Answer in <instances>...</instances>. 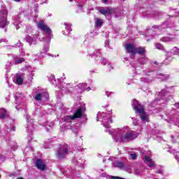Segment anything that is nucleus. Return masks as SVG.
Segmentation results:
<instances>
[{
	"label": "nucleus",
	"mask_w": 179,
	"mask_h": 179,
	"mask_svg": "<svg viewBox=\"0 0 179 179\" xmlns=\"http://www.w3.org/2000/svg\"><path fill=\"white\" fill-rule=\"evenodd\" d=\"M161 41L164 43H170V41H173V39L171 37L165 36L161 38Z\"/></svg>",
	"instance_id": "a878e982"
},
{
	"label": "nucleus",
	"mask_w": 179,
	"mask_h": 179,
	"mask_svg": "<svg viewBox=\"0 0 179 179\" xmlns=\"http://www.w3.org/2000/svg\"><path fill=\"white\" fill-rule=\"evenodd\" d=\"M65 89H62V90L63 92H65L66 94L71 93V89H73V87L71 86V84H66Z\"/></svg>",
	"instance_id": "393cba45"
},
{
	"label": "nucleus",
	"mask_w": 179,
	"mask_h": 179,
	"mask_svg": "<svg viewBox=\"0 0 179 179\" xmlns=\"http://www.w3.org/2000/svg\"><path fill=\"white\" fill-rule=\"evenodd\" d=\"M145 80V78H141V81L143 82Z\"/></svg>",
	"instance_id": "864d4df0"
},
{
	"label": "nucleus",
	"mask_w": 179,
	"mask_h": 179,
	"mask_svg": "<svg viewBox=\"0 0 179 179\" xmlns=\"http://www.w3.org/2000/svg\"><path fill=\"white\" fill-rule=\"evenodd\" d=\"M95 26L96 27L100 29V27L103 26V20H101V18H96L95 22Z\"/></svg>",
	"instance_id": "b1692460"
},
{
	"label": "nucleus",
	"mask_w": 179,
	"mask_h": 179,
	"mask_svg": "<svg viewBox=\"0 0 179 179\" xmlns=\"http://www.w3.org/2000/svg\"><path fill=\"white\" fill-rule=\"evenodd\" d=\"M124 59H126V61H127V58H124Z\"/></svg>",
	"instance_id": "bf43d9fd"
},
{
	"label": "nucleus",
	"mask_w": 179,
	"mask_h": 179,
	"mask_svg": "<svg viewBox=\"0 0 179 179\" xmlns=\"http://www.w3.org/2000/svg\"><path fill=\"white\" fill-rule=\"evenodd\" d=\"M173 51H175V52H172L173 55H175L176 54H178V49H177V48H174Z\"/></svg>",
	"instance_id": "4c0bfd02"
},
{
	"label": "nucleus",
	"mask_w": 179,
	"mask_h": 179,
	"mask_svg": "<svg viewBox=\"0 0 179 179\" xmlns=\"http://www.w3.org/2000/svg\"><path fill=\"white\" fill-rule=\"evenodd\" d=\"M27 43H29V44H34L36 43V41H34V39L30 36H28L27 38Z\"/></svg>",
	"instance_id": "c85d7f7f"
},
{
	"label": "nucleus",
	"mask_w": 179,
	"mask_h": 179,
	"mask_svg": "<svg viewBox=\"0 0 179 179\" xmlns=\"http://www.w3.org/2000/svg\"><path fill=\"white\" fill-rule=\"evenodd\" d=\"M164 92V91L162 90V91L161 92L160 94H163Z\"/></svg>",
	"instance_id": "3c124183"
},
{
	"label": "nucleus",
	"mask_w": 179,
	"mask_h": 179,
	"mask_svg": "<svg viewBox=\"0 0 179 179\" xmlns=\"http://www.w3.org/2000/svg\"><path fill=\"white\" fill-rule=\"evenodd\" d=\"M77 150L78 151V152H82V148H80V147H78L77 148Z\"/></svg>",
	"instance_id": "a18cd8bd"
},
{
	"label": "nucleus",
	"mask_w": 179,
	"mask_h": 179,
	"mask_svg": "<svg viewBox=\"0 0 179 179\" xmlns=\"http://www.w3.org/2000/svg\"><path fill=\"white\" fill-rule=\"evenodd\" d=\"M5 32H6V29H5Z\"/></svg>",
	"instance_id": "680f3d73"
},
{
	"label": "nucleus",
	"mask_w": 179,
	"mask_h": 179,
	"mask_svg": "<svg viewBox=\"0 0 179 179\" xmlns=\"http://www.w3.org/2000/svg\"><path fill=\"white\" fill-rule=\"evenodd\" d=\"M34 61H37V59H41V57L38 55H34L33 56Z\"/></svg>",
	"instance_id": "72a5a7b5"
},
{
	"label": "nucleus",
	"mask_w": 179,
	"mask_h": 179,
	"mask_svg": "<svg viewBox=\"0 0 179 179\" xmlns=\"http://www.w3.org/2000/svg\"><path fill=\"white\" fill-rule=\"evenodd\" d=\"M157 48H158V50H164V47H163V45H162V44L158 43Z\"/></svg>",
	"instance_id": "58836bf2"
},
{
	"label": "nucleus",
	"mask_w": 179,
	"mask_h": 179,
	"mask_svg": "<svg viewBox=\"0 0 179 179\" xmlns=\"http://www.w3.org/2000/svg\"><path fill=\"white\" fill-rule=\"evenodd\" d=\"M100 50H96L93 53L91 54L92 58H94L96 61H99L102 65L107 64V60L100 56Z\"/></svg>",
	"instance_id": "6e6552de"
},
{
	"label": "nucleus",
	"mask_w": 179,
	"mask_h": 179,
	"mask_svg": "<svg viewBox=\"0 0 179 179\" xmlns=\"http://www.w3.org/2000/svg\"><path fill=\"white\" fill-rule=\"evenodd\" d=\"M6 160V157L3 155H0V163H3Z\"/></svg>",
	"instance_id": "f704fd0d"
},
{
	"label": "nucleus",
	"mask_w": 179,
	"mask_h": 179,
	"mask_svg": "<svg viewBox=\"0 0 179 179\" xmlns=\"http://www.w3.org/2000/svg\"><path fill=\"white\" fill-rule=\"evenodd\" d=\"M49 47L48 45H44L43 48V51L41 52V54H45V52H48Z\"/></svg>",
	"instance_id": "2f4dec72"
},
{
	"label": "nucleus",
	"mask_w": 179,
	"mask_h": 179,
	"mask_svg": "<svg viewBox=\"0 0 179 179\" xmlns=\"http://www.w3.org/2000/svg\"><path fill=\"white\" fill-rule=\"evenodd\" d=\"M131 105L136 113L139 114L141 121L149 122V115L145 113V107L141 105L136 99L132 101Z\"/></svg>",
	"instance_id": "f03ea898"
},
{
	"label": "nucleus",
	"mask_w": 179,
	"mask_h": 179,
	"mask_svg": "<svg viewBox=\"0 0 179 179\" xmlns=\"http://www.w3.org/2000/svg\"><path fill=\"white\" fill-rule=\"evenodd\" d=\"M8 112L5 108H0V118L3 120L4 118H8Z\"/></svg>",
	"instance_id": "aec40b11"
},
{
	"label": "nucleus",
	"mask_w": 179,
	"mask_h": 179,
	"mask_svg": "<svg viewBox=\"0 0 179 179\" xmlns=\"http://www.w3.org/2000/svg\"><path fill=\"white\" fill-rule=\"evenodd\" d=\"M15 2H20V0H14Z\"/></svg>",
	"instance_id": "603ef678"
},
{
	"label": "nucleus",
	"mask_w": 179,
	"mask_h": 179,
	"mask_svg": "<svg viewBox=\"0 0 179 179\" xmlns=\"http://www.w3.org/2000/svg\"><path fill=\"white\" fill-rule=\"evenodd\" d=\"M16 96V97H17V95H15Z\"/></svg>",
	"instance_id": "0e129e2a"
},
{
	"label": "nucleus",
	"mask_w": 179,
	"mask_h": 179,
	"mask_svg": "<svg viewBox=\"0 0 179 179\" xmlns=\"http://www.w3.org/2000/svg\"><path fill=\"white\" fill-rule=\"evenodd\" d=\"M75 88L76 90H78V89H80V93H82V92H85V90H87V92L91 90L90 87H87V84L86 83H80L77 86H75Z\"/></svg>",
	"instance_id": "f8f14e48"
},
{
	"label": "nucleus",
	"mask_w": 179,
	"mask_h": 179,
	"mask_svg": "<svg viewBox=\"0 0 179 179\" xmlns=\"http://www.w3.org/2000/svg\"><path fill=\"white\" fill-rule=\"evenodd\" d=\"M14 82L17 83V85H22L23 83V78L20 74H17Z\"/></svg>",
	"instance_id": "412c9836"
},
{
	"label": "nucleus",
	"mask_w": 179,
	"mask_h": 179,
	"mask_svg": "<svg viewBox=\"0 0 179 179\" xmlns=\"http://www.w3.org/2000/svg\"><path fill=\"white\" fill-rule=\"evenodd\" d=\"M145 48L143 47H136V54H139L140 55H142L143 54H145Z\"/></svg>",
	"instance_id": "5701e85b"
},
{
	"label": "nucleus",
	"mask_w": 179,
	"mask_h": 179,
	"mask_svg": "<svg viewBox=\"0 0 179 179\" xmlns=\"http://www.w3.org/2000/svg\"><path fill=\"white\" fill-rule=\"evenodd\" d=\"M66 155H68V145H61L56 153L57 159H64Z\"/></svg>",
	"instance_id": "0eeeda50"
},
{
	"label": "nucleus",
	"mask_w": 179,
	"mask_h": 179,
	"mask_svg": "<svg viewBox=\"0 0 179 179\" xmlns=\"http://www.w3.org/2000/svg\"><path fill=\"white\" fill-rule=\"evenodd\" d=\"M130 156H131V159H133V160H136V159L138 157V156L135 153L131 154Z\"/></svg>",
	"instance_id": "e433bc0d"
},
{
	"label": "nucleus",
	"mask_w": 179,
	"mask_h": 179,
	"mask_svg": "<svg viewBox=\"0 0 179 179\" xmlns=\"http://www.w3.org/2000/svg\"><path fill=\"white\" fill-rule=\"evenodd\" d=\"M108 68H110L111 69H113V66H111V64H108Z\"/></svg>",
	"instance_id": "de8ad7c7"
},
{
	"label": "nucleus",
	"mask_w": 179,
	"mask_h": 179,
	"mask_svg": "<svg viewBox=\"0 0 179 179\" xmlns=\"http://www.w3.org/2000/svg\"><path fill=\"white\" fill-rule=\"evenodd\" d=\"M78 8H80V5H78Z\"/></svg>",
	"instance_id": "6e6d98bb"
},
{
	"label": "nucleus",
	"mask_w": 179,
	"mask_h": 179,
	"mask_svg": "<svg viewBox=\"0 0 179 179\" xmlns=\"http://www.w3.org/2000/svg\"><path fill=\"white\" fill-rule=\"evenodd\" d=\"M99 117H101V122H103V127L105 128H110V124L113 123L111 115H107L104 113H99L97 114V118H99Z\"/></svg>",
	"instance_id": "39448f33"
},
{
	"label": "nucleus",
	"mask_w": 179,
	"mask_h": 179,
	"mask_svg": "<svg viewBox=\"0 0 179 179\" xmlns=\"http://www.w3.org/2000/svg\"><path fill=\"white\" fill-rule=\"evenodd\" d=\"M26 129L27 132H29V135L31 134V131L34 129V123L33 119L30 116H27V126Z\"/></svg>",
	"instance_id": "1a4fd4ad"
},
{
	"label": "nucleus",
	"mask_w": 179,
	"mask_h": 179,
	"mask_svg": "<svg viewBox=\"0 0 179 179\" xmlns=\"http://www.w3.org/2000/svg\"><path fill=\"white\" fill-rule=\"evenodd\" d=\"M157 30V27L156 25L152 27V28L150 29V33H152V31H156Z\"/></svg>",
	"instance_id": "c9c22d12"
},
{
	"label": "nucleus",
	"mask_w": 179,
	"mask_h": 179,
	"mask_svg": "<svg viewBox=\"0 0 179 179\" xmlns=\"http://www.w3.org/2000/svg\"><path fill=\"white\" fill-rule=\"evenodd\" d=\"M36 167L38 169V170H41V171L45 169V164L41 159H38L36 162Z\"/></svg>",
	"instance_id": "ddd939ff"
},
{
	"label": "nucleus",
	"mask_w": 179,
	"mask_h": 179,
	"mask_svg": "<svg viewBox=\"0 0 179 179\" xmlns=\"http://www.w3.org/2000/svg\"><path fill=\"white\" fill-rule=\"evenodd\" d=\"M53 127H54L53 122L48 123V125L46 126L45 129L48 132H49V131H51V128H52Z\"/></svg>",
	"instance_id": "cd10ccee"
},
{
	"label": "nucleus",
	"mask_w": 179,
	"mask_h": 179,
	"mask_svg": "<svg viewBox=\"0 0 179 179\" xmlns=\"http://www.w3.org/2000/svg\"><path fill=\"white\" fill-rule=\"evenodd\" d=\"M136 174H137V175H139V174H140L139 170H136Z\"/></svg>",
	"instance_id": "09e8293b"
},
{
	"label": "nucleus",
	"mask_w": 179,
	"mask_h": 179,
	"mask_svg": "<svg viewBox=\"0 0 179 179\" xmlns=\"http://www.w3.org/2000/svg\"><path fill=\"white\" fill-rule=\"evenodd\" d=\"M148 61H149V59H148V57H143L140 59V62L143 64L145 65V64H146V62H148Z\"/></svg>",
	"instance_id": "7c9ffc66"
},
{
	"label": "nucleus",
	"mask_w": 179,
	"mask_h": 179,
	"mask_svg": "<svg viewBox=\"0 0 179 179\" xmlns=\"http://www.w3.org/2000/svg\"><path fill=\"white\" fill-rule=\"evenodd\" d=\"M113 167H117V169L123 170L125 164L122 162L116 161L113 163Z\"/></svg>",
	"instance_id": "a211bd4d"
},
{
	"label": "nucleus",
	"mask_w": 179,
	"mask_h": 179,
	"mask_svg": "<svg viewBox=\"0 0 179 179\" xmlns=\"http://www.w3.org/2000/svg\"><path fill=\"white\" fill-rule=\"evenodd\" d=\"M157 173H158V174H163V170L159 169Z\"/></svg>",
	"instance_id": "37998d69"
},
{
	"label": "nucleus",
	"mask_w": 179,
	"mask_h": 179,
	"mask_svg": "<svg viewBox=\"0 0 179 179\" xmlns=\"http://www.w3.org/2000/svg\"><path fill=\"white\" fill-rule=\"evenodd\" d=\"M103 3H107L108 2V0H103Z\"/></svg>",
	"instance_id": "8fccbe9b"
},
{
	"label": "nucleus",
	"mask_w": 179,
	"mask_h": 179,
	"mask_svg": "<svg viewBox=\"0 0 179 179\" xmlns=\"http://www.w3.org/2000/svg\"><path fill=\"white\" fill-rule=\"evenodd\" d=\"M110 92H106V96H107L108 97L110 96Z\"/></svg>",
	"instance_id": "49530a36"
},
{
	"label": "nucleus",
	"mask_w": 179,
	"mask_h": 179,
	"mask_svg": "<svg viewBox=\"0 0 179 179\" xmlns=\"http://www.w3.org/2000/svg\"><path fill=\"white\" fill-rule=\"evenodd\" d=\"M43 97H45V99H48V94H47L46 92H42V93L38 94L35 96V100H36V101H40L41 99H43Z\"/></svg>",
	"instance_id": "f3484780"
},
{
	"label": "nucleus",
	"mask_w": 179,
	"mask_h": 179,
	"mask_svg": "<svg viewBox=\"0 0 179 179\" xmlns=\"http://www.w3.org/2000/svg\"><path fill=\"white\" fill-rule=\"evenodd\" d=\"M169 78L170 76L168 74L159 73L157 75L158 82H166V80H167Z\"/></svg>",
	"instance_id": "4468645a"
},
{
	"label": "nucleus",
	"mask_w": 179,
	"mask_h": 179,
	"mask_svg": "<svg viewBox=\"0 0 179 179\" xmlns=\"http://www.w3.org/2000/svg\"><path fill=\"white\" fill-rule=\"evenodd\" d=\"M123 170H124V171H127V173H129V174H131V173H132V169L131 168V166H129V165H127V166L124 165Z\"/></svg>",
	"instance_id": "bb28decb"
},
{
	"label": "nucleus",
	"mask_w": 179,
	"mask_h": 179,
	"mask_svg": "<svg viewBox=\"0 0 179 179\" xmlns=\"http://www.w3.org/2000/svg\"><path fill=\"white\" fill-rule=\"evenodd\" d=\"M14 21H15L14 24H15V27H16V29L17 30V29H19L18 26H19V24H20V22H21L20 17L16 15L14 17Z\"/></svg>",
	"instance_id": "4be33fe9"
},
{
	"label": "nucleus",
	"mask_w": 179,
	"mask_h": 179,
	"mask_svg": "<svg viewBox=\"0 0 179 179\" xmlns=\"http://www.w3.org/2000/svg\"><path fill=\"white\" fill-rule=\"evenodd\" d=\"M70 2H72V0H70Z\"/></svg>",
	"instance_id": "052dcab7"
},
{
	"label": "nucleus",
	"mask_w": 179,
	"mask_h": 179,
	"mask_svg": "<svg viewBox=\"0 0 179 179\" xmlns=\"http://www.w3.org/2000/svg\"><path fill=\"white\" fill-rule=\"evenodd\" d=\"M169 64H170V59H166L163 63L164 65H169Z\"/></svg>",
	"instance_id": "ea45409f"
},
{
	"label": "nucleus",
	"mask_w": 179,
	"mask_h": 179,
	"mask_svg": "<svg viewBox=\"0 0 179 179\" xmlns=\"http://www.w3.org/2000/svg\"><path fill=\"white\" fill-rule=\"evenodd\" d=\"M63 34H66L65 32L63 31Z\"/></svg>",
	"instance_id": "13d9d810"
},
{
	"label": "nucleus",
	"mask_w": 179,
	"mask_h": 179,
	"mask_svg": "<svg viewBox=\"0 0 179 179\" xmlns=\"http://www.w3.org/2000/svg\"><path fill=\"white\" fill-rule=\"evenodd\" d=\"M99 13L104 15V16H107L108 15H111V13H113V9L110 8H101L99 10Z\"/></svg>",
	"instance_id": "2eb2a0df"
},
{
	"label": "nucleus",
	"mask_w": 179,
	"mask_h": 179,
	"mask_svg": "<svg viewBox=\"0 0 179 179\" xmlns=\"http://www.w3.org/2000/svg\"><path fill=\"white\" fill-rule=\"evenodd\" d=\"M125 50L128 54H131V55H136V47H135V45L131 43L127 44L125 45Z\"/></svg>",
	"instance_id": "9b49d317"
},
{
	"label": "nucleus",
	"mask_w": 179,
	"mask_h": 179,
	"mask_svg": "<svg viewBox=\"0 0 179 179\" xmlns=\"http://www.w3.org/2000/svg\"><path fill=\"white\" fill-rule=\"evenodd\" d=\"M8 10L6 9L0 10V28L8 26Z\"/></svg>",
	"instance_id": "423d86ee"
},
{
	"label": "nucleus",
	"mask_w": 179,
	"mask_h": 179,
	"mask_svg": "<svg viewBox=\"0 0 179 179\" xmlns=\"http://www.w3.org/2000/svg\"><path fill=\"white\" fill-rule=\"evenodd\" d=\"M85 114V108L80 107L79 108L75 113L74 115H67L64 117L65 122H71V121H73L76 118H80Z\"/></svg>",
	"instance_id": "20e7f679"
},
{
	"label": "nucleus",
	"mask_w": 179,
	"mask_h": 179,
	"mask_svg": "<svg viewBox=\"0 0 179 179\" xmlns=\"http://www.w3.org/2000/svg\"><path fill=\"white\" fill-rule=\"evenodd\" d=\"M99 119L98 118V119H97V121H99Z\"/></svg>",
	"instance_id": "e2e57ef3"
},
{
	"label": "nucleus",
	"mask_w": 179,
	"mask_h": 179,
	"mask_svg": "<svg viewBox=\"0 0 179 179\" xmlns=\"http://www.w3.org/2000/svg\"><path fill=\"white\" fill-rule=\"evenodd\" d=\"M3 43L4 44H8V40L6 39H0V43Z\"/></svg>",
	"instance_id": "79ce46f5"
},
{
	"label": "nucleus",
	"mask_w": 179,
	"mask_h": 179,
	"mask_svg": "<svg viewBox=\"0 0 179 179\" xmlns=\"http://www.w3.org/2000/svg\"><path fill=\"white\" fill-rule=\"evenodd\" d=\"M6 69H8V68L12 66V63H10V62H8L6 64Z\"/></svg>",
	"instance_id": "a19ab883"
},
{
	"label": "nucleus",
	"mask_w": 179,
	"mask_h": 179,
	"mask_svg": "<svg viewBox=\"0 0 179 179\" xmlns=\"http://www.w3.org/2000/svg\"><path fill=\"white\" fill-rule=\"evenodd\" d=\"M147 17H155L156 16V13L155 12H147L146 13Z\"/></svg>",
	"instance_id": "c756f323"
},
{
	"label": "nucleus",
	"mask_w": 179,
	"mask_h": 179,
	"mask_svg": "<svg viewBox=\"0 0 179 179\" xmlns=\"http://www.w3.org/2000/svg\"><path fill=\"white\" fill-rule=\"evenodd\" d=\"M144 162L146 164H148L149 167H153L154 166L153 161L152 160V159H150V157L145 155Z\"/></svg>",
	"instance_id": "6ab92c4d"
},
{
	"label": "nucleus",
	"mask_w": 179,
	"mask_h": 179,
	"mask_svg": "<svg viewBox=\"0 0 179 179\" xmlns=\"http://www.w3.org/2000/svg\"><path fill=\"white\" fill-rule=\"evenodd\" d=\"M17 179H23L22 178H17Z\"/></svg>",
	"instance_id": "4d7b16f0"
},
{
	"label": "nucleus",
	"mask_w": 179,
	"mask_h": 179,
	"mask_svg": "<svg viewBox=\"0 0 179 179\" xmlns=\"http://www.w3.org/2000/svg\"><path fill=\"white\" fill-rule=\"evenodd\" d=\"M15 108H16L17 110H19V107H17V106H16Z\"/></svg>",
	"instance_id": "5fc2aeb1"
},
{
	"label": "nucleus",
	"mask_w": 179,
	"mask_h": 179,
	"mask_svg": "<svg viewBox=\"0 0 179 179\" xmlns=\"http://www.w3.org/2000/svg\"><path fill=\"white\" fill-rule=\"evenodd\" d=\"M4 131L8 134H12V132H15V121L13 120H10V123L6 124Z\"/></svg>",
	"instance_id": "9d476101"
},
{
	"label": "nucleus",
	"mask_w": 179,
	"mask_h": 179,
	"mask_svg": "<svg viewBox=\"0 0 179 179\" xmlns=\"http://www.w3.org/2000/svg\"><path fill=\"white\" fill-rule=\"evenodd\" d=\"M13 61H14L15 65H19V64H22V62H24V58L19 55H14Z\"/></svg>",
	"instance_id": "dca6fc26"
},
{
	"label": "nucleus",
	"mask_w": 179,
	"mask_h": 179,
	"mask_svg": "<svg viewBox=\"0 0 179 179\" xmlns=\"http://www.w3.org/2000/svg\"><path fill=\"white\" fill-rule=\"evenodd\" d=\"M109 134L115 142H131L138 138V133L131 130L129 127L112 129L109 130Z\"/></svg>",
	"instance_id": "f257e3e1"
},
{
	"label": "nucleus",
	"mask_w": 179,
	"mask_h": 179,
	"mask_svg": "<svg viewBox=\"0 0 179 179\" xmlns=\"http://www.w3.org/2000/svg\"><path fill=\"white\" fill-rule=\"evenodd\" d=\"M64 26H66V29L67 31L69 32L72 31V29L71 28L72 25L71 24L64 23Z\"/></svg>",
	"instance_id": "473e14b6"
},
{
	"label": "nucleus",
	"mask_w": 179,
	"mask_h": 179,
	"mask_svg": "<svg viewBox=\"0 0 179 179\" xmlns=\"http://www.w3.org/2000/svg\"><path fill=\"white\" fill-rule=\"evenodd\" d=\"M108 44H110V43L108 42V41H106L105 42V46L107 47L108 45Z\"/></svg>",
	"instance_id": "c03bdc74"
},
{
	"label": "nucleus",
	"mask_w": 179,
	"mask_h": 179,
	"mask_svg": "<svg viewBox=\"0 0 179 179\" xmlns=\"http://www.w3.org/2000/svg\"><path fill=\"white\" fill-rule=\"evenodd\" d=\"M38 27L40 30H42L45 32V36L47 37L46 41L48 44L50 43V40L52 38V31L50 29V27L47 26V24H44L43 21H41L38 23Z\"/></svg>",
	"instance_id": "7ed1b4c3"
}]
</instances>
